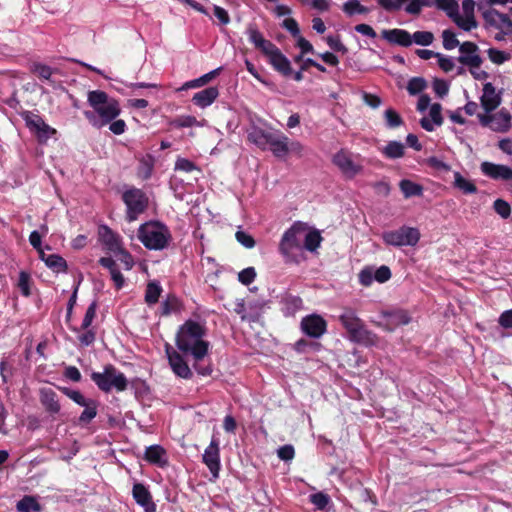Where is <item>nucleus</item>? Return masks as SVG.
<instances>
[{
	"label": "nucleus",
	"instance_id": "1",
	"mask_svg": "<svg viewBox=\"0 0 512 512\" xmlns=\"http://www.w3.org/2000/svg\"><path fill=\"white\" fill-rule=\"evenodd\" d=\"M207 328L204 323L188 319L179 326L175 345L177 349L186 356H191L194 360L193 367L199 375L210 376L212 367L203 366L200 362L208 355L210 343L205 340Z\"/></svg>",
	"mask_w": 512,
	"mask_h": 512
},
{
	"label": "nucleus",
	"instance_id": "2",
	"mask_svg": "<svg viewBox=\"0 0 512 512\" xmlns=\"http://www.w3.org/2000/svg\"><path fill=\"white\" fill-rule=\"evenodd\" d=\"M87 100L93 110L84 111L83 114L89 123L97 129L109 124L112 120L116 119L121 112L119 102L109 97L104 91H89Z\"/></svg>",
	"mask_w": 512,
	"mask_h": 512
},
{
	"label": "nucleus",
	"instance_id": "3",
	"mask_svg": "<svg viewBox=\"0 0 512 512\" xmlns=\"http://www.w3.org/2000/svg\"><path fill=\"white\" fill-rule=\"evenodd\" d=\"M278 251L285 264L299 265L306 260L302 245L300 221L294 222L282 235Z\"/></svg>",
	"mask_w": 512,
	"mask_h": 512
},
{
	"label": "nucleus",
	"instance_id": "4",
	"mask_svg": "<svg viewBox=\"0 0 512 512\" xmlns=\"http://www.w3.org/2000/svg\"><path fill=\"white\" fill-rule=\"evenodd\" d=\"M139 241L149 250L166 249L172 235L168 226L159 221H148L140 225L137 231Z\"/></svg>",
	"mask_w": 512,
	"mask_h": 512
},
{
	"label": "nucleus",
	"instance_id": "5",
	"mask_svg": "<svg viewBox=\"0 0 512 512\" xmlns=\"http://www.w3.org/2000/svg\"><path fill=\"white\" fill-rule=\"evenodd\" d=\"M91 380L105 393H109L113 389L122 392L128 386L126 376L112 364L105 365L102 372H92Z\"/></svg>",
	"mask_w": 512,
	"mask_h": 512
},
{
	"label": "nucleus",
	"instance_id": "6",
	"mask_svg": "<svg viewBox=\"0 0 512 512\" xmlns=\"http://www.w3.org/2000/svg\"><path fill=\"white\" fill-rule=\"evenodd\" d=\"M339 321L350 335V339L358 343H368L372 341L373 334L365 328L363 321L356 315L351 308H345L339 316Z\"/></svg>",
	"mask_w": 512,
	"mask_h": 512
},
{
	"label": "nucleus",
	"instance_id": "7",
	"mask_svg": "<svg viewBox=\"0 0 512 512\" xmlns=\"http://www.w3.org/2000/svg\"><path fill=\"white\" fill-rule=\"evenodd\" d=\"M381 238L386 245L393 247L415 246L420 240V231L403 225L396 230L384 231Z\"/></svg>",
	"mask_w": 512,
	"mask_h": 512
},
{
	"label": "nucleus",
	"instance_id": "8",
	"mask_svg": "<svg viewBox=\"0 0 512 512\" xmlns=\"http://www.w3.org/2000/svg\"><path fill=\"white\" fill-rule=\"evenodd\" d=\"M332 163L340 170V172L348 179H353L363 170L361 157L347 149H341L332 157Z\"/></svg>",
	"mask_w": 512,
	"mask_h": 512
},
{
	"label": "nucleus",
	"instance_id": "9",
	"mask_svg": "<svg viewBox=\"0 0 512 512\" xmlns=\"http://www.w3.org/2000/svg\"><path fill=\"white\" fill-rule=\"evenodd\" d=\"M122 199L127 207L126 219L129 222L135 221L148 206V198L146 194L138 188L126 190L122 195Z\"/></svg>",
	"mask_w": 512,
	"mask_h": 512
},
{
	"label": "nucleus",
	"instance_id": "10",
	"mask_svg": "<svg viewBox=\"0 0 512 512\" xmlns=\"http://www.w3.org/2000/svg\"><path fill=\"white\" fill-rule=\"evenodd\" d=\"M482 17L486 27L504 31V33H512V20L509 14L501 13L494 8H488L482 11Z\"/></svg>",
	"mask_w": 512,
	"mask_h": 512
},
{
	"label": "nucleus",
	"instance_id": "11",
	"mask_svg": "<svg viewBox=\"0 0 512 512\" xmlns=\"http://www.w3.org/2000/svg\"><path fill=\"white\" fill-rule=\"evenodd\" d=\"M300 327L305 335L318 339L326 333L327 322L322 316L311 314L302 318Z\"/></svg>",
	"mask_w": 512,
	"mask_h": 512
},
{
	"label": "nucleus",
	"instance_id": "12",
	"mask_svg": "<svg viewBox=\"0 0 512 512\" xmlns=\"http://www.w3.org/2000/svg\"><path fill=\"white\" fill-rule=\"evenodd\" d=\"M165 352L169 365L176 376L183 379L192 378L193 374L190 367L178 351L173 349L171 345L166 344Z\"/></svg>",
	"mask_w": 512,
	"mask_h": 512
},
{
	"label": "nucleus",
	"instance_id": "13",
	"mask_svg": "<svg viewBox=\"0 0 512 512\" xmlns=\"http://www.w3.org/2000/svg\"><path fill=\"white\" fill-rule=\"evenodd\" d=\"M203 463L207 466L214 478H218L221 468L219 440L212 437L210 444L202 455Z\"/></svg>",
	"mask_w": 512,
	"mask_h": 512
},
{
	"label": "nucleus",
	"instance_id": "14",
	"mask_svg": "<svg viewBox=\"0 0 512 512\" xmlns=\"http://www.w3.org/2000/svg\"><path fill=\"white\" fill-rule=\"evenodd\" d=\"M478 46L470 41L463 42L459 46L460 56L458 61L469 68H479L483 62L482 58L478 54Z\"/></svg>",
	"mask_w": 512,
	"mask_h": 512
},
{
	"label": "nucleus",
	"instance_id": "15",
	"mask_svg": "<svg viewBox=\"0 0 512 512\" xmlns=\"http://www.w3.org/2000/svg\"><path fill=\"white\" fill-rule=\"evenodd\" d=\"M132 496L135 502L143 508L144 512H156L157 506L154 503L151 492L146 485L139 482L134 483Z\"/></svg>",
	"mask_w": 512,
	"mask_h": 512
},
{
	"label": "nucleus",
	"instance_id": "16",
	"mask_svg": "<svg viewBox=\"0 0 512 512\" xmlns=\"http://www.w3.org/2000/svg\"><path fill=\"white\" fill-rule=\"evenodd\" d=\"M480 169L485 176L493 180L512 181V168L507 165L485 161L481 163Z\"/></svg>",
	"mask_w": 512,
	"mask_h": 512
},
{
	"label": "nucleus",
	"instance_id": "17",
	"mask_svg": "<svg viewBox=\"0 0 512 512\" xmlns=\"http://www.w3.org/2000/svg\"><path fill=\"white\" fill-rule=\"evenodd\" d=\"M98 234L99 240L109 252L116 256L119 252H122L123 247L120 236L113 232L107 225H101Z\"/></svg>",
	"mask_w": 512,
	"mask_h": 512
},
{
	"label": "nucleus",
	"instance_id": "18",
	"mask_svg": "<svg viewBox=\"0 0 512 512\" xmlns=\"http://www.w3.org/2000/svg\"><path fill=\"white\" fill-rule=\"evenodd\" d=\"M300 232L304 251L316 252L323 240L318 230H309L307 224L300 221Z\"/></svg>",
	"mask_w": 512,
	"mask_h": 512
},
{
	"label": "nucleus",
	"instance_id": "19",
	"mask_svg": "<svg viewBox=\"0 0 512 512\" xmlns=\"http://www.w3.org/2000/svg\"><path fill=\"white\" fill-rule=\"evenodd\" d=\"M480 101L486 113L492 112L500 105L501 97L496 93L495 87L492 83L487 82L484 84L483 95L481 96Z\"/></svg>",
	"mask_w": 512,
	"mask_h": 512
},
{
	"label": "nucleus",
	"instance_id": "20",
	"mask_svg": "<svg viewBox=\"0 0 512 512\" xmlns=\"http://www.w3.org/2000/svg\"><path fill=\"white\" fill-rule=\"evenodd\" d=\"M288 137L281 133H272L268 138V148L272 151L273 155L277 158H284L288 152Z\"/></svg>",
	"mask_w": 512,
	"mask_h": 512
},
{
	"label": "nucleus",
	"instance_id": "21",
	"mask_svg": "<svg viewBox=\"0 0 512 512\" xmlns=\"http://www.w3.org/2000/svg\"><path fill=\"white\" fill-rule=\"evenodd\" d=\"M382 37L389 43L397 44L402 47H409L412 45L411 34L404 29H391L383 30Z\"/></svg>",
	"mask_w": 512,
	"mask_h": 512
},
{
	"label": "nucleus",
	"instance_id": "22",
	"mask_svg": "<svg viewBox=\"0 0 512 512\" xmlns=\"http://www.w3.org/2000/svg\"><path fill=\"white\" fill-rule=\"evenodd\" d=\"M144 459L150 464L164 468L168 465L165 449L160 445L148 446L144 453Z\"/></svg>",
	"mask_w": 512,
	"mask_h": 512
},
{
	"label": "nucleus",
	"instance_id": "23",
	"mask_svg": "<svg viewBox=\"0 0 512 512\" xmlns=\"http://www.w3.org/2000/svg\"><path fill=\"white\" fill-rule=\"evenodd\" d=\"M219 96V90L217 87L210 86L197 93L192 97V102L200 108H206L210 106Z\"/></svg>",
	"mask_w": 512,
	"mask_h": 512
},
{
	"label": "nucleus",
	"instance_id": "24",
	"mask_svg": "<svg viewBox=\"0 0 512 512\" xmlns=\"http://www.w3.org/2000/svg\"><path fill=\"white\" fill-rule=\"evenodd\" d=\"M40 402L50 414H58L61 409L57 394L50 388L40 390Z\"/></svg>",
	"mask_w": 512,
	"mask_h": 512
},
{
	"label": "nucleus",
	"instance_id": "25",
	"mask_svg": "<svg viewBox=\"0 0 512 512\" xmlns=\"http://www.w3.org/2000/svg\"><path fill=\"white\" fill-rule=\"evenodd\" d=\"M272 67L281 73L283 76L288 77L292 74L290 60L278 49L269 59Z\"/></svg>",
	"mask_w": 512,
	"mask_h": 512
},
{
	"label": "nucleus",
	"instance_id": "26",
	"mask_svg": "<svg viewBox=\"0 0 512 512\" xmlns=\"http://www.w3.org/2000/svg\"><path fill=\"white\" fill-rule=\"evenodd\" d=\"M511 126V115L508 110L502 109L493 115L491 129L496 132H507Z\"/></svg>",
	"mask_w": 512,
	"mask_h": 512
},
{
	"label": "nucleus",
	"instance_id": "27",
	"mask_svg": "<svg viewBox=\"0 0 512 512\" xmlns=\"http://www.w3.org/2000/svg\"><path fill=\"white\" fill-rule=\"evenodd\" d=\"M282 312L285 316H293L302 309L303 301L299 296L286 295L281 300Z\"/></svg>",
	"mask_w": 512,
	"mask_h": 512
},
{
	"label": "nucleus",
	"instance_id": "28",
	"mask_svg": "<svg viewBox=\"0 0 512 512\" xmlns=\"http://www.w3.org/2000/svg\"><path fill=\"white\" fill-rule=\"evenodd\" d=\"M163 289L159 281L152 280L147 283L144 300L148 306L155 305L161 296Z\"/></svg>",
	"mask_w": 512,
	"mask_h": 512
},
{
	"label": "nucleus",
	"instance_id": "29",
	"mask_svg": "<svg viewBox=\"0 0 512 512\" xmlns=\"http://www.w3.org/2000/svg\"><path fill=\"white\" fill-rule=\"evenodd\" d=\"M85 409L79 416V425L84 426L89 424L97 416L98 403L96 400L90 398L86 401V404L82 405Z\"/></svg>",
	"mask_w": 512,
	"mask_h": 512
},
{
	"label": "nucleus",
	"instance_id": "30",
	"mask_svg": "<svg viewBox=\"0 0 512 512\" xmlns=\"http://www.w3.org/2000/svg\"><path fill=\"white\" fill-rule=\"evenodd\" d=\"M221 67L216 68L204 75H202L199 78L187 81L183 84V86L180 88V90H188L193 88H199L202 86H205L207 83H209L213 78H215L221 71Z\"/></svg>",
	"mask_w": 512,
	"mask_h": 512
},
{
	"label": "nucleus",
	"instance_id": "31",
	"mask_svg": "<svg viewBox=\"0 0 512 512\" xmlns=\"http://www.w3.org/2000/svg\"><path fill=\"white\" fill-rule=\"evenodd\" d=\"M271 135V132H267L259 128H254L249 132L248 139L260 149L266 150L268 148V138H270Z\"/></svg>",
	"mask_w": 512,
	"mask_h": 512
},
{
	"label": "nucleus",
	"instance_id": "32",
	"mask_svg": "<svg viewBox=\"0 0 512 512\" xmlns=\"http://www.w3.org/2000/svg\"><path fill=\"white\" fill-rule=\"evenodd\" d=\"M399 188L405 198H411L415 196H422L423 187L411 180L403 179L399 183Z\"/></svg>",
	"mask_w": 512,
	"mask_h": 512
},
{
	"label": "nucleus",
	"instance_id": "33",
	"mask_svg": "<svg viewBox=\"0 0 512 512\" xmlns=\"http://www.w3.org/2000/svg\"><path fill=\"white\" fill-rule=\"evenodd\" d=\"M18 512H39L41 506L33 496H24L16 505Z\"/></svg>",
	"mask_w": 512,
	"mask_h": 512
},
{
	"label": "nucleus",
	"instance_id": "34",
	"mask_svg": "<svg viewBox=\"0 0 512 512\" xmlns=\"http://www.w3.org/2000/svg\"><path fill=\"white\" fill-rule=\"evenodd\" d=\"M46 266L52 269L54 272H66L67 271V262L66 260L58 254H49L46 259H44Z\"/></svg>",
	"mask_w": 512,
	"mask_h": 512
},
{
	"label": "nucleus",
	"instance_id": "35",
	"mask_svg": "<svg viewBox=\"0 0 512 512\" xmlns=\"http://www.w3.org/2000/svg\"><path fill=\"white\" fill-rule=\"evenodd\" d=\"M31 72L37 75L40 79L54 84L51 77L55 72H57V69H53L48 65L36 62L31 65Z\"/></svg>",
	"mask_w": 512,
	"mask_h": 512
},
{
	"label": "nucleus",
	"instance_id": "36",
	"mask_svg": "<svg viewBox=\"0 0 512 512\" xmlns=\"http://www.w3.org/2000/svg\"><path fill=\"white\" fill-rule=\"evenodd\" d=\"M404 145L399 141H390L382 149V153L389 159L401 158L404 155Z\"/></svg>",
	"mask_w": 512,
	"mask_h": 512
},
{
	"label": "nucleus",
	"instance_id": "37",
	"mask_svg": "<svg viewBox=\"0 0 512 512\" xmlns=\"http://www.w3.org/2000/svg\"><path fill=\"white\" fill-rule=\"evenodd\" d=\"M435 7L444 11L450 19L459 13V4L456 0H436Z\"/></svg>",
	"mask_w": 512,
	"mask_h": 512
},
{
	"label": "nucleus",
	"instance_id": "38",
	"mask_svg": "<svg viewBox=\"0 0 512 512\" xmlns=\"http://www.w3.org/2000/svg\"><path fill=\"white\" fill-rule=\"evenodd\" d=\"M454 185L465 194H473L477 192L476 185L464 178L459 172L454 173Z\"/></svg>",
	"mask_w": 512,
	"mask_h": 512
},
{
	"label": "nucleus",
	"instance_id": "39",
	"mask_svg": "<svg viewBox=\"0 0 512 512\" xmlns=\"http://www.w3.org/2000/svg\"><path fill=\"white\" fill-rule=\"evenodd\" d=\"M342 10L345 14L348 16H352L355 14H366L369 12V9L365 6H363L359 0H348L346 1L343 6Z\"/></svg>",
	"mask_w": 512,
	"mask_h": 512
},
{
	"label": "nucleus",
	"instance_id": "40",
	"mask_svg": "<svg viewBox=\"0 0 512 512\" xmlns=\"http://www.w3.org/2000/svg\"><path fill=\"white\" fill-rule=\"evenodd\" d=\"M452 21L464 31H471L477 27L475 16H461L460 13H458L457 16L452 19Z\"/></svg>",
	"mask_w": 512,
	"mask_h": 512
},
{
	"label": "nucleus",
	"instance_id": "41",
	"mask_svg": "<svg viewBox=\"0 0 512 512\" xmlns=\"http://www.w3.org/2000/svg\"><path fill=\"white\" fill-rule=\"evenodd\" d=\"M412 43H416L421 46H429L434 41V35L429 31H416L412 35Z\"/></svg>",
	"mask_w": 512,
	"mask_h": 512
},
{
	"label": "nucleus",
	"instance_id": "42",
	"mask_svg": "<svg viewBox=\"0 0 512 512\" xmlns=\"http://www.w3.org/2000/svg\"><path fill=\"white\" fill-rule=\"evenodd\" d=\"M320 347H321L320 343L308 341L306 339H299L294 344V349L298 353H307L309 351H319Z\"/></svg>",
	"mask_w": 512,
	"mask_h": 512
},
{
	"label": "nucleus",
	"instance_id": "43",
	"mask_svg": "<svg viewBox=\"0 0 512 512\" xmlns=\"http://www.w3.org/2000/svg\"><path fill=\"white\" fill-rule=\"evenodd\" d=\"M246 34L249 41L254 45L256 49L264 40H266L255 24H249L246 30Z\"/></svg>",
	"mask_w": 512,
	"mask_h": 512
},
{
	"label": "nucleus",
	"instance_id": "44",
	"mask_svg": "<svg viewBox=\"0 0 512 512\" xmlns=\"http://www.w3.org/2000/svg\"><path fill=\"white\" fill-rule=\"evenodd\" d=\"M384 118L388 128H396L401 126L403 123L401 116L392 108L385 110Z\"/></svg>",
	"mask_w": 512,
	"mask_h": 512
},
{
	"label": "nucleus",
	"instance_id": "45",
	"mask_svg": "<svg viewBox=\"0 0 512 512\" xmlns=\"http://www.w3.org/2000/svg\"><path fill=\"white\" fill-rule=\"evenodd\" d=\"M96 311H97V302L93 301L87 308L84 318L81 323V330H87L90 329V326L96 317Z\"/></svg>",
	"mask_w": 512,
	"mask_h": 512
},
{
	"label": "nucleus",
	"instance_id": "46",
	"mask_svg": "<svg viewBox=\"0 0 512 512\" xmlns=\"http://www.w3.org/2000/svg\"><path fill=\"white\" fill-rule=\"evenodd\" d=\"M309 498L310 502L319 510H325L330 503V497L323 492L311 494Z\"/></svg>",
	"mask_w": 512,
	"mask_h": 512
},
{
	"label": "nucleus",
	"instance_id": "47",
	"mask_svg": "<svg viewBox=\"0 0 512 512\" xmlns=\"http://www.w3.org/2000/svg\"><path fill=\"white\" fill-rule=\"evenodd\" d=\"M442 39H443V47L446 50H452V49L456 48L457 46L461 45L459 43L458 39L456 38V34L449 29H446L442 32Z\"/></svg>",
	"mask_w": 512,
	"mask_h": 512
},
{
	"label": "nucleus",
	"instance_id": "48",
	"mask_svg": "<svg viewBox=\"0 0 512 512\" xmlns=\"http://www.w3.org/2000/svg\"><path fill=\"white\" fill-rule=\"evenodd\" d=\"M426 88V81L421 77H414L409 80L407 91L410 95H417Z\"/></svg>",
	"mask_w": 512,
	"mask_h": 512
},
{
	"label": "nucleus",
	"instance_id": "49",
	"mask_svg": "<svg viewBox=\"0 0 512 512\" xmlns=\"http://www.w3.org/2000/svg\"><path fill=\"white\" fill-rule=\"evenodd\" d=\"M493 208L495 212L504 219H507L511 214L510 204L503 199L495 200L493 203Z\"/></svg>",
	"mask_w": 512,
	"mask_h": 512
},
{
	"label": "nucleus",
	"instance_id": "50",
	"mask_svg": "<svg viewBox=\"0 0 512 512\" xmlns=\"http://www.w3.org/2000/svg\"><path fill=\"white\" fill-rule=\"evenodd\" d=\"M178 309V300L176 297L172 296L167 298L165 301L161 303L160 313L162 316H168L172 312Z\"/></svg>",
	"mask_w": 512,
	"mask_h": 512
},
{
	"label": "nucleus",
	"instance_id": "51",
	"mask_svg": "<svg viewBox=\"0 0 512 512\" xmlns=\"http://www.w3.org/2000/svg\"><path fill=\"white\" fill-rule=\"evenodd\" d=\"M59 389L67 397H69L72 401H74L75 403H77L80 406L83 405V404H86V401L89 399V398L84 397L82 395V393L77 391V390H72V389L67 388V387H59Z\"/></svg>",
	"mask_w": 512,
	"mask_h": 512
},
{
	"label": "nucleus",
	"instance_id": "52",
	"mask_svg": "<svg viewBox=\"0 0 512 512\" xmlns=\"http://www.w3.org/2000/svg\"><path fill=\"white\" fill-rule=\"evenodd\" d=\"M256 275L254 267H247L238 273V280L243 285H249L255 280Z\"/></svg>",
	"mask_w": 512,
	"mask_h": 512
},
{
	"label": "nucleus",
	"instance_id": "53",
	"mask_svg": "<svg viewBox=\"0 0 512 512\" xmlns=\"http://www.w3.org/2000/svg\"><path fill=\"white\" fill-rule=\"evenodd\" d=\"M487 53H488L489 59L493 63L498 64V65L503 64L505 61L509 60V58H510L509 54H507L501 50L495 49V48L488 49Z\"/></svg>",
	"mask_w": 512,
	"mask_h": 512
},
{
	"label": "nucleus",
	"instance_id": "54",
	"mask_svg": "<svg viewBox=\"0 0 512 512\" xmlns=\"http://www.w3.org/2000/svg\"><path fill=\"white\" fill-rule=\"evenodd\" d=\"M358 277L361 285L370 286L375 280L374 269L372 267H365L359 272Z\"/></svg>",
	"mask_w": 512,
	"mask_h": 512
},
{
	"label": "nucleus",
	"instance_id": "55",
	"mask_svg": "<svg viewBox=\"0 0 512 512\" xmlns=\"http://www.w3.org/2000/svg\"><path fill=\"white\" fill-rule=\"evenodd\" d=\"M442 106L440 103H433L430 106L429 118L433 120V123L436 126H441L443 124V117L441 115Z\"/></svg>",
	"mask_w": 512,
	"mask_h": 512
},
{
	"label": "nucleus",
	"instance_id": "56",
	"mask_svg": "<svg viewBox=\"0 0 512 512\" xmlns=\"http://www.w3.org/2000/svg\"><path fill=\"white\" fill-rule=\"evenodd\" d=\"M175 170L190 173L194 170H198L196 164L186 158H178L175 162Z\"/></svg>",
	"mask_w": 512,
	"mask_h": 512
},
{
	"label": "nucleus",
	"instance_id": "57",
	"mask_svg": "<svg viewBox=\"0 0 512 512\" xmlns=\"http://www.w3.org/2000/svg\"><path fill=\"white\" fill-rule=\"evenodd\" d=\"M391 278V270L388 266L382 265L374 270V279L379 283H385Z\"/></svg>",
	"mask_w": 512,
	"mask_h": 512
},
{
	"label": "nucleus",
	"instance_id": "58",
	"mask_svg": "<svg viewBox=\"0 0 512 512\" xmlns=\"http://www.w3.org/2000/svg\"><path fill=\"white\" fill-rule=\"evenodd\" d=\"M235 237L236 240L245 248L251 249L255 246L254 238L244 231H237Z\"/></svg>",
	"mask_w": 512,
	"mask_h": 512
},
{
	"label": "nucleus",
	"instance_id": "59",
	"mask_svg": "<svg viewBox=\"0 0 512 512\" xmlns=\"http://www.w3.org/2000/svg\"><path fill=\"white\" fill-rule=\"evenodd\" d=\"M29 282H30L29 274L24 271H21L19 274V279H18V287L24 296L30 295Z\"/></svg>",
	"mask_w": 512,
	"mask_h": 512
},
{
	"label": "nucleus",
	"instance_id": "60",
	"mask_svg": "<svg viewBox=\"0 0 512 512\" xmlns=\"http://www.w3.org/2000/svg\"><path fill=\"white\" fill-rule=\"evenodd\" d=\"M326 42L328 46L337 52L347 53V48L345 45L341 42L339 36H328L326 38Z\"/></svg>",
	"mask_w": 512,
	"mask_h": 512
},
{
	"label": "nucleus",
	"instance_id": "61",
	"mask_svg": "<svg viewBox=\"0 0 512 512\" xmlns=\"http://www.w3.org/2000/svg\"><path fill=\"white\" fill-rule=\"evenodd\" d=\"M436 58H438V65L444 72H450L453 70L455 64L451 57L442 55V54H436Z\"/></svg>",
	"mask_w": 512,
	"mask_h": 512
},
{
	"label": "nucleus",
	"instance_id": "62",
	"mask_svg": "<svg viewBox=\"0 0 512 512\" xmlns=\"http://www.w3.org/2000/svg\"><path fill=\"white\" fill-rule=\"evenodd\" d=\"M56 130L50 127L48 124L44 122L40 123V127L36 130V134L40 140H46L51 137V135L55 134Z\"/></svg>",
	"mask_w": 512,
	"mask_h": 512
},
{
	"label": "nucleus",
	"instance_id": "63",
	"mask_svg": "<svg viewBox=\"0 0 512 512\" xmlns=\"http://www.w3.org/2000/svg\"><path fill=\"white\" fill-rule=\"evenodd\" d=\"M433 90L439 97H444L448 94L449 85L445 80L435 79L433 82Z\"/></svg>",
	"mask_w": 512,
	"mask_h": 512
},
{
	"label": "nucleus",
	"instance_id": "64",
	"mask_svg": "<svg viewBox=\"0 0 512 512\" xmlns=\"http://www.w3.org/2000/svg\"><path fill=\"white\" fill-rule=\"evenodd\" d=\"M257 49L260 50L269 59L279 48L270 40L266 39Z\"/></svg>",
	"mask_w": 512,
	"mask_h": 512
}]
</instances>
